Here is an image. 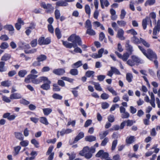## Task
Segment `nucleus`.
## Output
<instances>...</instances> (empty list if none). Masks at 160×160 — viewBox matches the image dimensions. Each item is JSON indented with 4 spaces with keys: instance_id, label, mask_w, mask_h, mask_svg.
<instances>
[{
    "instance_id": "obj_1",
    "label": "nucleus",
    "mask_w": 160,
    "mask_h": 160,
    "mask_svg": "<svg viewBox=\"0 0 160 160\" xmlns=\"http://www.w3.org/2000/svg\"><path fill=\"white\" fill-rule=\"evenodd\" d=\"M95 151V148H94L92 147L89 148L88 146H86L80 151L79 154L81 156H84L85 158L88 159L92 157V154L94 153Z\"/></svg>"
},
{
    "instance_id": "obj_2",
    "label": "nucleus",
    "mask_w": 160,
    "mask_h": 160,
    "mask_svg": "<svg viewBox=\"0 0 160 160\" xmlns=\"http://www.w3.org/2000/svg\"><path fill=\"white\" fill-rule=\"evenodd\" d=\"M68 41L71 42V43L72 45V47L76 48L77 45L81 46L82 45V41L81 38L75 34L71 35L68 39Z\"/></svg>"
},
{
    "instance_id": "obj_3",
    "label": "nucleus",
    "mask_w": 160,
    "mask_h": 160,
    "mask_svg": "<svg viewBox=\"0 0 160 160\" xmlns=\"http://www.w3.org/2000/svg\"><path fill=\"white\" fill-rule=\"evenodd\" d=\"M68 41L71 42V43L72 45V47L76 48L77 45L81 46L82 45V41L81 38L75 34L71 35L68 39Z\"/></svg>"
},
{
    "instance_id": "obj_4",
    "label": "nucleus",
    "mask_w": 160,
    "mask_h": 160,
    "mask_svg": "<svg viewBox=\"0 0 160 160\" xmlns=\"http://www.w3.org/2000/svg\"><path fill=\"white\" fill-rule=\"evenodd\" d=\"M150 17H147L143 19L142 22V26L144 29H145L147 28V24H150V26L152 27V21L150 19V18L153 19H155L156 17V15L155 13L152 12L150 13Z\"/></svg>"
},
{
    "instance_id": "obj_5",
    "label": "nucleus",
    "mask_w": 160,
    "mask_h": 160,
    "mask_svg": "<svg viewBox=\"0 0 160 160\" xmlns=\"http://www.w3.org/2000/svg\"><path fill=\"white\" fill-rule=\"evenodd\" d=\"M145 56L151 60H153V59H155L157 58V56L156 53L150 49H148L147 55H145Z\"/></svg>"
},
{
    "instance_id": "obj_6",
    "label": "nucleus",
    "mask_w": 160,
    "mask_h": 160,
    "mask_svg": "<svg viewBox=\"0 0 160 160\" xmlns=\"http://www.w3.org/2000/svg\"><path fill=\"white\" fill-rule=\"evenodd\" d=\"M51 39L50 38H48L45 39L44 37H41L38 40V44L41 45H47L50 43Z\"/></svg>"
},
{
    "instance_id": "obj_7",
    "label": "nucleus",
    "mask_w": 160,
    "mask_h": 160,
    "mask_svg": "<svg viewBox=\"0 0 160 160\" xmlns=\"http://www.w3.org/2000/svg\"><path fill=\"white\" fill-rule=\"evenodd\" d=\"M41 6L43 8L46 9H47V12H48L52 11L54 9L53 7L52 6V5L50 3L46 4L45 2H42L41 3Z\"/></svg>"
},
{
    "instance_id": "obj_8",
    "label": "nucleus",
    "mask_w": 160,
    "mask_h": 160,
    "mask_svg": "<svg viewBox=\"0 0 160 160\" xmlns=\"http://www.w3.org/2000/svg\"><path fill=\"white\" fill-rule=\"evenodd\" d=\"M120 111L122 113L121 117L122 118H127L129 117V114L128 112H126V109L123 107L121 106L120 107Z\"/></svg>"
},
{
    "instance_id": "obj_9",
    "label": "nucleus",
    "mask_w": 160,
    "mask_h": 160,
    "mask_svg": "<svg viewBox=\"0 0 160 160\" xmlns=\"http://www.w3.org/2000/svg\"><path fill=\"white\" fill-rule=\"evenodd\" d=\"M108 156V153L107 152H104V151L103 150H100L96 155V156L97 157H101L102 158L104 159L107 158Z\"/></svg>"
},
{
    "instance_id": "obj_10",
    "label": "nucleus",
    "mask_w": 160,
    "mask_h": 160,
    "mask_svg": "<svg viewBox=\"0 0 160 160\" xmlns=\"http://www.w3.org/2000/svg\"><path fill=\"white\" fill-rule=\"evenodd\" d=\"M48 80V78L45 77H41L38 79H35L33 80H32V82L34 84H38L42 81L45 82L46 80Z\"/></svg>"
},
{
    "instance_id": "obj_11",
    "label": "nucleus",
    "mask_w": 160,
    "mask_h": 160,
    "mask_svg": "<svg viewBox=\"0 0 160 160\" xmlns=\"http://www.w3.org/2000/svg\"><path fill=\"white\" fill-rule=\"evenodd\" d=\"M38 77V75L32 74H30L27 76L25 78L24 81L27 83H29L30 82V80H33Z\"/></svg>"
},
{
    "instance_id": "obj_12",
    "label": "nucleus",
    "mask_w": 160,
    "mask_h": 160,
    "mask_svg": "<svg viewBox=\"0 0 160 160\" xmlns=\"http://www.w3.org/2000/svg\"><path fill=\"white\" fill-rule=\"evenodd\" d=\"M52 72L56 75L60 76L63 75L65 73V70L63 68H58L54 69Z\"/></svg>"
},
{
    "instance_id": "obj_13",
    "label": "nucleus",
    "mask_w": 160,
    "mask_h": 160,
    "mask_svg": "<svg viewBox=\"0 0 160 160\" xmlns=\"http://www.w3.org/2000/svg\"><path fill=\"white\" fill-rule=\"evenodd\" d=\"M160 31V20H158L157 26H155L153 30V35H156Z\"/></svg>"
},
{
    "instance_id": "obj_14",
    "label": "nucleus",
    "mask_w": 160,
    "mask_h": 160,
    "mask_svg": "<svg viewBox=\"0 0 160 160\" xmlns=\"http://www.w3.org/2000/svg\"><path fill=\"white\" fill-rule=\"evenodd\" d=\"M45 82H46V83L42 85L40 87L43 89L48 90L50 88V86L49 84L51 83V82L48 78V80H46Z\"/></svg>"
},
{
    "instance_id": "obj_15",
    "label": "nucleus",
    "mask_w": 160,
    "mask_h": 160,
    "mask_svg": "<svg viewBox=\"0 0 160 160\" xmlns=\"http://www.w3.org/2000/svg\"><path fill=\"white\" fill-rule=\"evenodd\" d=\"M21 95L18 93H12L10 95V98L11 99H19L22 98Z\"/></svg>"
},
{
    "instance_id": "obj_16",
    "label": "nucleus",
    "mask_w": 160,
    "mask_h": 160,
    "mask_svg": "<svg viewBox=\"0 0 160 160\" xmlns=\"http://www.w3.org/2000/svg\"><path fill=\"white\" fill-rule=\"evenodd\" d=\"M124 32V31L122 29H119L118 31L117 37L122 40H124L125 38L123 36Z\"/></svg>"
},
{
    "instance_id": "obj_17",
    "label": "nucleus",
    "mask_w": 160,
    "mask_h": 160,
    "mask_svg": "<svg viewBox=\"0 0 160 160\" xmlns=\"http://www.w3.org/2000/svg\"><path fill=\"white\" fill-rule=\"evenodd\" d=\"M129 41H127L125 45L126 49L131 54L133 51V48L132 46L129 44Z\"/></svg>"
},
{
    "instance_id": "obj_18",
    "label": "nucleus",
    "mask_w": 160,
    "mask_h": 160,
    "mask_svg": "<svg viewBox=\"0 0 160 160\" xmlns=\"http://www.w3.org/2000/svg\"><path fill=\"white\" fill-rule=\"evenodd\" d=\"M56 5L58 7H65L67 6L68 5V4L65 0H60L56 2Z\"/></svg>"
},
{
    "instance_id": "obj_19",
    "label": "nucleus",
    "mask_w": 160,
    "mask_h": 160,
    "mask_svg": "<svg viewBox=\"0 0 160 160\" xmlns=\"http://www.w3.org/2000/svg\"><path fill=\"white\" fill-rule=\"evenodd\" d=\"M100 1L101 7L103 9L104 8V5L105 7H107L109 5V3L107 0H100Z\"/></svg>"
},
{
    "instance_id": "obj_20",
    "label": "nucleus",
    "mask_w": 160,
    "mask_h": 160,
    "mask_svg": "<svg viewBox=\"0 0 160 160\" xmlns=\"http://www.w3.org/2000/svg\"><path fill=\"white\" fill-rule=\"evenodd\" d=\"M15 137L20 140L22 141L23 139V137L22 134L20 132H15L14 133Z\"/></svg>"
},
{
    "instance_id": "obj_21",
    "label": "nucleus",
    "mask_w": 160,
    "mask_h": 160,
    "mask_svg": "<svg viewBox=\"0 0 160 160\" xmlns=\"http://www.w3.org/2000/svg\"><path fill=\"white\" fill-rule=\"evenodd\" d=\"M85 139L86 141L92 142L96 141V138L94 136L90 135L86 136Z\"/></svg>"
},
{
    "instance_id": "obj_22",
    "label": "nucleus",
    "mask_w": 160,
    "mask_h": 160,
    "mask_svg": "<svg viewBox=\"0 0 160 160\" xmlns=\"http://www.w3.org/2000/svg\"><path fill=\"white\" fill-rule=\"evenodd\" d=\"M27 71L25 70H22L19 71L18 75L21 78H23L27 74Z\"/></svg>"
},
{
    "instance_id": "obj_23",
    "label": "nucleus",
    "mask_w": 160,
    "mask_h": 160,
    "mask_svg": "<svg viewBox=\"0 0 160 160\" xmlns=\"http://www.w3.org/2000/svg\"><path fill=\"white\" fill-rule=\"evenodd\" d=\"M11 58L10 54L5 53L1 58V60L2 61H6L9 60Z\"/></svg>"
},
{
    "instance_id": "obj_24",
    "label": "nucleus",
    "mask_w": 160,
    "mask_h": 160,
    "mask_svg": "<svg viewBox=\"0 0 160 160\" xmlns=\"http://www.w3.org/2000/svg\"><path fill=\"white\" fill-rule=\"evenodd\" d=\"M131 41L135 44H138L141 42V40L135 36H133L131 39Z\"/></svg>"
},
{
    "instance_id": "obj_25",
    "label": "nucleus",
    "mask_w": 160,
    "mask_h": 160,
    "mask_svg": "<svg viewBox=\"0 0 160 160\" xmlns=\"http://www.w3.org/2000/svg\"><path fill=\"white\" fill-rule=\"evenodd\" d=\"M47 59V57L44 55H41L39 56L37 58V60L39 62H42Z\"/></svg>"
},
{
    "instance_id": "obj_26",
    "label": "nucleus",
    "mask_w": 160,
    "mask_h": 160,
    "mask_svg": "<svg viewBox=\"0 0 160 160\" xmlns=\"http://www.w3.org/2000/svg\"><path fill=\"white\" fill-rule=\"evenodd\" d=\"M108 134V130L104 131L103 132L100 133L99 136L100 139H102L104 138Z\"/></svg>"
},
{
    "instance_id": "obj_27",
    "label": "nucleus",
    "mask_w": 160,
    "mask_h": 160,
    "mask_svg": "<svg viewBox=\"0 0 160 160\" xmlns=\"http://www.w3.org/2000/svg\"><path fill=\"white\" fill-rule=\"evenodd\" d=\"M86 33L91 36L94 35L96 34L95 31L92 29V28L87 29Z\"/></svg>"
},
{
    "instance_id": "obj_28",
    "label": "nucleus",
    "mask_w": 160,
    "mask_h": 160,
    "mask_svg": "<svg viewBox=\"0 0 160 160\" xmlns=\"http://www.w3.org/2000/svg\"><path fill=\"white\" fill-rule=\"evenodd\" d=\"M11 84V81L9 80L1 82V85L4 87H9Z\"/></svg>"
},
{
    "instance_id": "obj_29",
    "label": "nucleus",
    "mask_w": 160,
    "mask_h": 160,
    "mask_svg": "<svg viewBox=\"0 0 160 160\" xmlns=\"http://www.w3.org/2000/svg\"><path fill=\"white\" fill-rule=\"evenodd\" d=\"M92 83L94 85L95 88L96 90L99 91H101L102 90V89L99 83L93 82Z\"/></svg>"
},
{
    "instance_id": "obj_30",
    "label": "nucleus",
    "mask_w": 160,
    "mask_h": 160,
    "mask_svg": "<svg viewBox=\"0 0 160 160\" xmlns=\"http://www.w3.org/2000/svg\"><path fill=\"white\" fill-rule=\"evenodd\" d=\"M155 2V0H147L144 4L145 6H151L154 4Z\"/></svg>"
},
{
    "instance_id": "obj_31",
    "label": "nucleus",
    "mask_w": 160,
    "mask_h": 160,
    "mask_svg": "<svg viewBox=\"0 0 160 160\" xmlns=\"http://www.w3.org/2000/svg\"><path fill=\"white\" fill-rule=\"evenodd\" d=\"M40 122L45 125H48L49 124L47 119L45 117L40 118Z\"/></svg>"
},
{
    "instance_id": "obj_32",
    "label": "nucleus",
    "mask_w": 160,
    "mask_h": 160,
    "mask_svg": "<svg viewBox=\"0 0 160 160\" xmlns=\"http://www.w3.org/2000/svg\"><path fill=\"white\" fill-rule=\"evenodd\" d=\"M44 114L45 115H48L51 113L52 110L50 108H44L42 109Z\"/></svg>"
},
{
    "instance_id": "obj_33",
    "label": "nucleus",
    "mask_w": 160,
    "mask_h": 160,
    "mask_svg": "<svg viewBox=\"0 0 160 160\" xmlns=\"http://www.w3.org/2000/svg\"><path fill=\"white\" fill-rule=\"evenodd\" d=\"M131 54L128 52H126L123 55L121 58L124 61H126Z\"/></svg>"
},
{
    "instance_id": "obj_34",
    "label": "nucleus",
    "mask_w": 160,
    "mask_h": 160,
    "mask_svg": "<svg viewBox=\"0 0 160 160\" xmlns=\"http://www.w3.org/2000/svg\"><path fill=\"white\" fill-rule=\"evenodd\" d=\"M134 137L131 136L129 137H127L126 139V142L128 144H131L134 141Z\"/></svg>"
},
{
    "instance_id": "obj_35",
    "label": "nucleus",
    "mask_w": 160,
    "mask_h": 160,
    "mask_svg": "<svg viewBox=\"0 0 160 160\" xmlns=\"http://www.w3.org/2000/svg\"><path fill=\"white\" fill-rule=\"evenodd\" d=\"M67 154L69 156L70 160H72L74 159L76 157V154L74 152H72L71 154L68 153Z\"/></svg>"
},
{
    "instance_id": "obj_36",
    "label": "nucleus",
    "mask_w": 160,
    "mask_h": 160,
    "mask_svg": "<svg viewBox=\"0 0 160 160\" xmlns=\"http://www.w3.org/2000/svg\"><path fill=\"white\" fill-rule=\"evenodd\" d=\"M132 78L133 76L132 74L130 73H127L126 78L129 82H130L132 81Z\"/></svg>"
},
{
    "instance_id": "obj_37",
    "label": "nucleus",
    "mask_w": 160,
    "mask_h": 160,
    "mask_svg": "<svg viewBox=\"0 0 160 160\" xmlns=\"http://www.w3.org/2000/svg\"><path fill=\"white\" fill-rule=\"evenodd\" d=\"M82 61H79L75 63L72 65V68H78L80 66H82Z\"/></svg>"
},
{
    "instance_id": "obj_38",
    "label": "nucleus",
    "mask_w": 160,
    "mask_h": 160,
    "mask_svg": "<svg viewBox=\"0 0 160 160\" xmlns=\"http://www.w3.org/2000/svg\"><path fill=\"white\" fill-rule=\"evenodd\" d=\"M55 33L57 38L58 39L61 38V32L60 29L58 28H56L55 30Z\"/></svg>"
},
{
    "instance_id": "obj_39",
    "label": "nucleus",
    "mask_w": 160,
    "mask_h": 160,
    "mask_svg": "<svg viewBox=\"0 0 160 160\" xmlns=\"http://www.w3.org/2000/svg\"><path fill=\"white\" fill-rule=\"evenodd\" d=\"M107 89L114 96H116L117 95V92L112 88L110 86H108L107 87Z\"/></svg>"
},
{
    "instance_id": "obj_40",
    "label": "nucleus",
    "mask_w": 160,
    "mask_h": 160,
    "mask_svg": "<svg viewBox=\"0 0 160 160\" xmlns=\"http://www.w3.org/2000/svg\"><path fill=\"white\" fill-rule=\"evenodd\" d=\"M94 72L93 71H88L86 72L85 75L87 77H93Z\"/></svg>"
},
{
    "instance_id": "obj_41",
    "label": "nucleus",
    "mask_w": 160,
    "mask_h": 160,
    "mask_svg": "<svg viewBox=\"0 0 160 160\" xmlns=\"http://www.w3.org/2000/svg\"><path fill=\"white\" fill-rule=\"evenodd\" d=\"M4 28L7 29L10 31H13L14 28L13 26L11 25H7L4 26Z\"/></svg>"
},
{
    "instance_id": "obj_42",
    "label": "nucleus",
    "mask_w": 160,
    "mask_h": 160,
    "mask_svg": "<svg viewBox=\"0 0 160 160\" xmlns=\"http://www.w3.org/2000/svg\"><path fill=\"white\" fill-rule=\"evenodd\" d=\"M85 27L87 29L92 28L91 22L88 19L86 21L85 23Z\"/></svg>"
},
{
    "instance_id": "obj_43",
    "label": "nucleus",
    "mask_w": 160,
    "mask_h": 160,
    "mask_svg": "<svg viewBox=\"0 0 160 160\" xmlns=\"http://www.w3.org/2000/svg\"><path fill=\"white\" fill-rule=\"evenodd\" d=\"M69 72L72 75L75 76L78 74V71L77 69L73 68L70 70Z\"/></svg>"
},
{
    "instance_id": "obj_44",
    "label": "nucleus",
    "mask_w": 160,
    "mask_h": 160,
    "mask_svg": "<svg viewBox=\"0 0 160 160\" xmlns=\"http://www.w3.org/2000/svg\"><path fill=\"white\" fill-rule=\"evenodd\" d=\"M85 9L86 13L89 16L91 13V9L89 6L88 5H86L85 7Z\"/></svg>"
},
{
    "instance_id": "obj_45",
    "label": "nucleus",
    "mask_w": 160,
    "mask_h": 160,
    "mask_svg": "<svg viewBox=\"0 0 160 160\" xmlns=\"http://www.w3.org/2000/svg\"><path fill=\"white\" fill-rule=\"evenodd\" d=\"M8 44L6 42H2L0 46V48L2 49H6L8 47Z\"/></svg>"
},
{
    "instance_id": "obj_46",
    "label": "nucleus",
    "mask_w": 160,
    "mask_h": 160,
    "mask_svg": "<svg viewBox=\"0 0 160 160\" xmlns=\"http://www.w3.org/2000/svg\"><path fill=\"white\" fill-rule=\"evenodd\" d=\"M111 70H112V71L113 72V73H114L118 75H120V72L116 68L113 67H111Z\"/></svg>"
},
{
    "instance_id": "obj_47",
    "label": "nucleus",
    "mask_w": 160,
    "mask_h": 160,
    "mask_svg": "<svg viewBox=\"0 0 160 160\" xmlns=\"http://www.w3.org/2000/svg\"><path fill=\"white\" fill-rule=\"evenodd\" d=\"M63 45L65 46L66 48H71L72 47V45L71 43H69L67 41H62Z\"/></svg>"
},
{
    "instance_id": "obj_48",
    "label": "nucleus",
    "mask_w": 160,
    "mask_h": 160,
    "mask_svg": "<svg viewBox=\"0 0 160 160\" xmlns=\"http://www.w3.org/2000/svg\"><path fill=\"white\" fill-rule=\"evenodd\" d=\"M5 64V62H4L1 61L0 62V72H2L5 71L4 68Z\"/></svg>"
},
{
    "instance_id": "obj_49",
    "label": "nucleus",
    "mask_w": 160,
    "mask_h": 160,
    "mask_svg": "<svg viewBox=\"0 0 160 160\" xmlns=\"http://www.w3.org/2000/svg\"><path fill=\"white\" fill-rule=\"evenodd\" d=\"M118 143V140L117 139L114 140L112 142L111 150L112 151L114 150L116 148Z\"/></svg>"
},
{
    "instance_id": "obj_50",
    "label": "nucleus",
    "mask_w": 160,
    "mask_h": 160,
    "mask_svg": "<svg viewBox=\"0 0 160 160\" xmlns=\"http://www.w3.org/2000/svg\"><path fill=\"white\" fill-rule=\"evenodd\" d=\"M109 141L108 138L107 137H105L102 141L101 144V146H105Z\"/></svg>"
},
{
    "instance_id": "obj_51",
    "label": "nucleus",
    "mask_w": 160,
    "mask_h": 160,
    "mask_svg": "<svg viewBox=\"0 0 160 160\" xmlns=\"http://www.w3.org/2000/svg\"><path fill=\"white\" fill-rule=\"evenodd\" d=\"M54 14L56 19H59L60 16V11L58 9H56L55 11Z\"/></svg>"
},
{
    "instance_id": "obj_52",
    "label": "nucleus",
    "mask_w": 160,
    "mask_h": 160,
    "mask_svg": "<svg viewBox=\"0 0 160 160\" xmlns=\"http://www.w3.org/2000/svg\"><path fill=\"white\" fill-rule=\"evenodd\" d=\"M141 42L146 47L149 48L150 47V44L147 42H146L145 40L142 38H140Z\"/></svg>"
},
{
    "instance_id": "obj_53",
    "label": "nucleus",
    "mask_w": 160,
    "mask_h": 160,
    "mask_svg": "<svg viewBox=\"0 0 160 160\" xmlns=\"http://www.w3.org/2000/svg\"><path fill=\"white\" fill-rule=\"evenodd\" d=\"M132 59L134 62L139 63L140 62V60L139 58L135 56H132L131 57Z\"/></svg>"
},
{
    "instance_id": "obj_54",
    "label": "nucleus",
    "mask_w": 160,
    "mask_h": 160,
    "mask_svg": "<svg viewBox=\"0 0 160 160\" xmlns=\"http://www.w3.org/2000/svg\"><path fill=\"white\" fill-rule=\"evenodd\" d=\"M52 97L53 98L56 99L61 100L62 98V97L61 96L57 93L54 94L52 95Z\"/></svg>"
},
{
    "instance_id": "obj_55",
    "label": "nucleus",
    "mask_w": 160,
    "mask_h": 160,
    "mask_svg": "<svg viewBox=\"0 0 160 160\" xmlns=\"http://www.w3.org/2000/svg\"><path fill=\"white\" fill-rule=\"evenodd\" d=\"M53 90L55 92L59 91L60 90V88L56 84H54L53 85Z\"/></svg>"
},
{
    "instance_id": "obj_56",
    "label": "nucleus",
    "mask_w": 160,
    "mask_h": 160,
    "mask_svg": "<svg viewBox=\"0 0 160 160\" xmlns=\"http://www.w3.org/2000/svg\"><path fill=\"white\" fill-rule=\"evenodd\" d=\"M117 23L121 27H124L126 24V22L124 21H117Z\"/></svg>"
},
{
    "instance_id": "obj_57",
    "label": "nucleus",
    "mask_w": 160,
    "mask_h": 160,
    "mask_svg": "<svg viewBox=\"0 0 160 160\" xmlns=\"http://www.w3.org/2000/svg\"><path fill=\"white\" fill-rule=\"evenodd\" d=\"M102 108L103 109L108 108L109 106V104L107 102H103L102 103Z\"/></svg>"
},
{
    "instance_id": "obj_58",
    "label": "nucleus",
    "mask_w": 160,
    "mask_h": 160,
    "mask_svg": "<svg viewBox=\"0 0 160 160\" xmlns=\"http://www.w3.org/2000/svg\"><path fill=\"white\" fill-rule=\"evenodd\" d=\"M105 38V35L103 32H101L99 35V40L102 42Z\"/></svg>"
},
{
    "instance_id": "obj_59",
    "label": "nucleus",
    "mask_w": 160,
    "mask_h": 160,
    "mask_svg": "<svg viewBox=\"0 0 160 160\" xmlns=\"http://www.w3.org/2000/svg\"><path fill=\"white\" fill-rule=\"evenodd\" d=\"M109 97L108 94L105 93H102L101 95V98L103 99H107Z\"/></svg>"
},
{
    "instance_id": "obj_60",
    "label": "nucleus",
    "mask_w": 160,
    "mask_h": 160,
    "mask_svg": "<svg viewBox=\"0 0 160 160\" xmlns=\"http://www.w3.org/2000/svg\"><path fill=\"white\" fill-rule=\"evenodd\" d=\"M31 142L32 144H34L36 148H37L39 147L38 146L39 143L36 139H32L31 141Z\"/></svg>"
},
{
    "instance_id": "obj_61",
    "label": "nucleus",
    "mask_w": 160,
    "mask_h": 160,
    "mask_svg": "<svg viewBox=\"0 0 160 160\" xmlns=\"http://www.w3.org/2000/svg\"><path fill=\"white\" fill-rule=\"evenodd\" d=\"M127 33H130L134 36L137 34V32L133 29H132L128 31Z\"/></svg>"
},
{
    "instance_id": "obj_62",
    "label": "nucleus",
    "mask_w": 160,
    "mask_h": 160,
    "mask_svg": "<svg viewBox=\"0 0 160 160\" xmlns=\"http://www.w3.org/2000/svg\"><path fill=\"white\" fill-rule=\"evenodd\" d=\"M28 144V142L27 140L22 141L20 142V144L23 147L27 146Z\"/></svg>"
},
{
    "instance_id": "obj_63",
    "label": "nucleus",
    "mask_w": 160,
    "mask_h": 160,
    "mask_svg": "<svg viewBox=\"0 0 160 160\" xmlns=\"http://www.w3.org/2000/svg\"><path fill=\"white\" fill-rule=\"evenodd\" d=\"M17 73L16 72L15 70H12L10 71L8 73L9 77H12L14 76Z\"/></svg>"
},
{
    "instance_id": "obj_64",
    "label": "nucleus",
    "mask_w": 160,
    "mask_h": 160,
    "mask_svg": "<svg viewBox=\"0 0 160 160\" xmlns=\"http://www.w3.org/2000/svg\"><path fill=\"white\" fill-rule=\"evenodd\" d=\"M105 76L104 75H100L97 76L98 80L99 81H102L105 78Z\"/></svg>"
}]
</instances>
